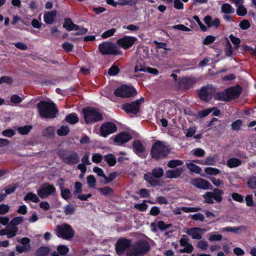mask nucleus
Instances as JSON below:
<instances>
[{
  "label": "nucleus",
  "instance_id": "obj_51",
  "mask_svg": "<svg viewBox=\"0 0 256 256\" xmlns=\"http://www.w3.org/2000/svg\"><path fill=\"white\" fill-rule=\"evenodd\" d=\"M32 128V127L30 126H26L22 127H19L18 128V130L20 134H26L29 132Z\"/></svg>",
  "mask_w": 256,
  "mask_h": 256
},
{
  "label": "nucleus",
  "instance_id": "obj_38",
  "mask_svg": "<svg viewBox=\"0 0 256 256\" xmlns=\"http://www.w3.org/2000/svg\"><path fill=\"white\" fill-rule=\"evenodd\" d=\"M222 12L224 14H232L234 12V10L228 4H224L222 6Z\"/></svg>",
  "mask_w": 256,
  "mask_h": 256
},
{
  "label": "nucleus",
  "instance_id": "obj_34",
  "mask_svg": "<svg viewBox=\"0 0 256 256\" xmlns=\"http://www.w3.org/2000/svg\"><path fill=\"white\" fill-rule=\"evenodd\" d=\"M65 120L66 122L72 124L77 123L79 120L77 114L75 113H72L68 115L66 117Z\"/></svg>",
  "mask_w": 256,
  "mask_h": 256
},
{
  "label": "nucleus",
  "instance_id": "obj_43",
  "mask_svg": "<svg viewBox=\"0 0 256 256\" xmlns=\"http://www.w3.org/2000/svg\"><path fill=\"white\" fill-rule=\"evenodd\" d=\"M216 157L214 156H208L204 160V162H201L202 165H214L216 164Z\"/></svg>",
  "mask_w": 256,
  "mask_h": 256
},
{
  "label": "nucleus",
  "instance_id": "obj_54",
  "mask_svg": "<svg viewBox=\"0 0 256 256\" xmlns=\"http://www.w3.org/2000/svg\"><path fill=\"white\" fill-rule=\"evenodd\" d=\"M116 32V28H111V29L104 32L102 34V37L103 38H106L108 37L112 36Z\"/></svg>",
  "mask_w": 256,
  "mask_h": 256
},
{
  "label": "nucleus",
  "instance_id": "obj_62",
  "mask_svg": "<svg viewBox=\"0 0 256 256\" xmlns=\"http://www.w3.org/2000/svg\"><path fill=\"white\" fill-rule=\"evenodd\" d=\"M62 48L66 52H70L72 51L74 46L68 42H66L62 44Z\"/></svg>",
  "mask_w": 256,
  "mask_h": 256
},
{
  "label": "nucleus",
  "instance_id": "obj_24",
  "mask_svg": "<svg viewBox=\"0 0 256 256\" xmlns=\"http://www.w3.org/2000/svg\"><path fill=\"white\" fill-rule=\"evenodd\" d=\"M204 22L207 24L208 27H216L218 28L220 24V20L218 18L212 20V18L210 16H207L204 18Z\"/></svg>",
  "mask_w": 256,
  "mask_h": 256
},
{
  "label": "nucleus",
  "instance_id": "obj_39",
  "mask_svg": "<svg viewBox=\"0 0 256 256\" xmlns=\"http://www.w3.org/2000/svg\"><path fill=\"white\" fill-rule=\"evenodd\" d=\"M74 190L73 192V195L74 198L77 196L78 194H81L82 192V184L81 182H77L74 184Z\"/></svg>",
  "mask_w": 256,
  "mask_h": 256
},
{
  "label": "nucleus",
  "instance_id": "obj_28",
  "mask_svg": "<svg viewBox=\"0 0 256 256\" xmlns=\"http://www.w3.org/2000/svg\"><path fill=\"white\" fill-rule=\"evenodd\" d=\"M6 235L7 238H8L14 237L16 235L15 234V230H12L10 228H8V225L6 228L0 230V236Z\"/></svg>",
  "mask_w": 256,
  "mask_h": 256
},
{
  "label": "nucleus",
  "instance_id": "obj_9",
  "mask_svg": "<svg viewBox=\"0 0 256 256\" xmlns=\"http://www.w3.org/2000/svg\"><path fill=\"white\" fill-rule=\"evenodd\" d=\"M98 49L103 54L116 55L120 54L118 47L110 42H104L100 44Z\"/></svg>",
  "mask_w": 256,
  "mask_h": 256
},
{
  "label": "nucleus",
  "instance_id": "obj_46",
  "mask_svg": "<svg viewBox=\"0 0 256 256\" xmlns=\"http://www.w3.org/2000/svg\"><path fill=\"white\" fill-rule=\"evenodd\" d=\"M69 128L66 126H62L57 131V134L60 136H65L69 132Z\"/></svg>",
  "mask_w": 256,
  "mask_h": 256
},
{
  "label": "nucleus",
  "instance_id": "obj_3",
  "mask_svg": "<svg viewBox=\"0 0 256 256\" xmlns=\"http://www.w3.org/2000/svg\"><path fill=\"white\" fill-rule=\"evenodd\" d=\"M164 174V170L160 167L154 168L151 172L144 174V179L152 186H156L160 184L159 179L162 178Z\"/></svg>",
  "mask_w": 256,
  "mask_h": 256
},
{
  "label": "nucleus",
  "instance_id": "obj_48",
  "mask_svg": "<svg viewBox=\"0 0 256 256\" xmlns=\"http://www.w3.org/2000/svg\"><path fill=\"white\" fill-rule=\"evenodd\" d=\"M206 174L209 175H216L220 172V170L213 168H206L204 169Z\"/></svg>",
  "mask_w": 256,
  "mask_h": 256
},
{
  "label": "nucleus",
  "instance_id": "obj_29",
  "mask_svg": "<svg viewBox=\"0 0 256 256\" xmlns=\"http://www.w3.org/2000/svg\"><path fill=\"white\" fill-rule=\"evenodd\" d=\"M103 158L110 166H114L116 164V158L115 156L112 154L104 156Z\"/></svg>",
  "mask_w": 256,
  "mask_h": 256
},
{
  "label": "nucleus",
  "instance_id": "obj_37",
  "mask_svg": "<svg viewBox=\"0 0 256 256\" xmlns=\"http://www.w3.org/2000/svg\"><path fill=\"white\" fill-rule=\"evenodd\" d=\"M60 193L62 198L65 200H68L71 198V192L68 188L62 186L60 188Z\"/></svg>",
  "mask_w": 256,
  "mask_h": 256
},
{
  "label": "nucleus",
  "instance_id": "obj_57",
  "mask_svg": "<svg viewBox=\"0 0 256 256\" xmlns=\"http://www.w3.org/2000/svg\"><path fill=\"white\" fill-rule=\"evenodd\" d=\"M236 13L238 16H244L246 14L247 10L242 4L238 6Z\"/></svg>",
  "mask_w": 256,
  "mask_h": 256
},
{
  "label": "nucleus",
  "instance_id": "obj_44",
  "mask_svg": "<svg viewBox=\"0 0 256 256\" xmlns=\"http://www.w3.org/2000/svg\"><path fill=\"white\" fill-rule=\"evenodd\" d=\"M183 164V162L178 160H170L168 164V166L170 168H174L177 166H180Z\"/></svg>",
  "mask_w": 256,
  "mask_h": 256
},
{
  "label": "nucleus",
  "instance_id": "obj_21",
  "mask_svg": "<svg viewBox=\"0 0 256 256\" xmlns=\"http://www.w3.org/2000/svg\"><path fill=\"white\" fill-rule=\"evenodd\" d=\"M184 171L183 168H178L175 169L166 171L165 175L168 178H176L179 177Z\"/></svg>",
  "mask_w": 256,
  "mask_h": 256
},
{
  "label": "nucleus",
  "instance_id": "obj_8",
  "mask_svg": "<svg viewBox=\"0 0 256 256\" xmlns=\"http://www.w3.org/2000/svg\"><path fill=\"white\" fill-rule=\"evenodd\" d=\"M58 156L64 162L68 164H75L79 162V156L76 152L68 154L66 150H60L58 152Z\"/></svg>",
  "mask_w": 256,
  "mask_h": 256
},
{
  "label": "nucleus",
  "instance_id": "obj_53",
  "mask_svg": "<svg viewBox=\"0 0 256 256\" xmlns=\"http://www.w3.org/2000/svg\"><path fill=\"white\" fill-rule=\"evenodd\" d=\"M87 183L90 188H94L95 186L96 180L94 176L90 175L87 177Z\"/></svg>",
  "mask_w": 256,
  "mask_h": 256
},
{
  "label": "nucleus",
  "instance_id": "obj_12",
  "mask_svg": "<svg viewBox=\"0 0 256 256\" xmlns=\"http://www.w3.org/2000/svg\"><path fill=\"white\" fill-rule=\"evenodd\" d=\"M144 102V99L142 98L132 103L124 104L122 109L128 113L136 114L140 111V104Z\"/></svg>",
  "mask_w": 256,
  "mask_h": 256
},
{
  "label": "nucleus",
  "instance_id": "obj_60",
  "mask_svg": "<svg viewBox=\"0 0 256 256\" xmlns=\"http://www.w3.org/2000/svg\"><path fill=\"white\" fill-rule=\"evenodd\" d=\"M210 180L212 183L216 186H220L224 184V182L219 178H216L214 177H212L210 178Z\"/></svg>",
  "mask_w": 256,
  "mask_h": 256
},
{
  "label": "nucleus",
  "instance_id": "obj_27",
  "mask_svg": "<svg viewBox=\"0 0 256 256\" xmlns=\"http://www.w3.org/2000/svg\"><path fill=\"white\" fill-rule=\"evenodd\" d=\"M246 227L244 226H240L237 227H230L228 226L226 228H224L221 229V232H232L234 233H238L240 231H244L246 230Z\"/></svg>",
  "mask_w": 256,
  "mask_h": 256
},
{
  "label": "nucleus",
  "instance_id": "obj_58",
  "mask_svg": "<svg viewBox=\"0 0 256 256\" xmlns=\"http://www.w3.org/2000/svg\"><path fill=\"white\" fill-rule=\"evenodd\" d=\"M197 246L203 250H206L208 248V242L204 240H200L197 243Z\"/></svg>",
  "mask_w": 256,
  "mask_h": 256
},
{
  "label": "nucleus",
  "instance_id": "obj_50",
  "mask_svg": "<svg viewBox=\"0 0 256 256\" xmlns=\"http://www.w3.org/2000/svg\"><path fill=\"white\" fill-rule=\"evenodd\" d=\"M191 152L192 154L198 157L204 156L206 153L204 150L200 148H195L192 150Z\"/></svg>",
  "mask_w": 256,
  "mask_h": 256
},
{
  "label": "nucleus",
  "instance_id": "obj_19",
  "mask_svg": "<svg viewBox=\"0 0 256 256\" xmlns=\"http://www.w3.org/2000/svg\"><path fill=\"white\" fill-rule=\"evenodd\" d=\"M228 101L238 98L242 92L241 88L238 86L231 87L226 89Z\"/></svg>",
  "mask_w": 256,
  "mask_h": 256
},
{
  "label": "nucleus",
  "instance_id": "obj_59",
  "mask_svg": "<svg viewBox=\"0 0 256 256\" xmlns=\"http://www.w3.org/2000/svg\"><path fill=\"white\" fill-rule=\"evenodd\" d=\"M190 218L194 220H199L200 222H203L204 219V216L201 213L196 214L193 215H190Z\"/></svg>",
  "mask_w": 256,
  "mask_h": 256
},
{
  "label": "nucleus",
  "instance_id": "obj_11",
  "mask_svg": "<svg viewBox=\"0 0 256 256\" xmlns=\"http://www.w3.org/2000/svg\"><path fill=\"white\" fill-rule=\"evenodd\" d=\"M136 94V91L134 88L128 87L126 85L118 88L114 92V94L116 96L122 98H129L134 96Z\"/></svg>",
  "mask_w": 256,
  "mask_h": 256
},
{
  "label": "nucleus",
  "instance_id": "obj_47",
  "mask_svg": "<svg viewBox=\"0 0 256 256\" xmlns=\"http://www.w3.org/2000/svg\"><path fill=\"white\" fill-rule=\"evenodd\" d=\"M30 244H27L26 246H20L18 245L16 246V250L19 253H22L23 252H26L30 251Z\"/></svg>",
  "mask_w": 256,
  "mask_h": 256
},
{
  "label": "nucleus",
  "instance_id": "obj_20",
  "mask_svg": "<svg viewBox=\"0 0 256 256\" xmlns=\"http://www.w3.org/2000/svg\"><path fill=\"white\" fill-rule=\"evenodd\" d=\"M132 139V136L126 132H121L118 134L114 138V142L118 145L128 142Z\"/></svg>",
  "mask_w": 256,
  "mask_h": 256
},
{
  "label": "nucleus",
  "instance_id": "obj_63",
  "mask_svg": "<svg viewBox=\"0 0 256 256\" xmlns=\"http://www.w3.org/2000/svg\"><path fill=\"white\" fill-rule=\"evenodd\" d=\"M232 197L234 200H236V202H244L243 196L241 194H240L238 193H236V192L232 193Z\"/></svg>",
  "mask_w": 256,
  "mask_h": 256
},
{
  "label": "nucleus",
  "instance_id": "obj_32",
  "mask_svg": "<svg viewBox=\"0 0 256 256\" xmlns=\"http://www.w3.org/2000/svg\"><path fill=\"white\" fill-rule=\"evenodd\" d=\"M214 98L220 101L228 102L226 90L224 92H216L214 94Z\"/></svg>",
  "mask_w": 256,
  "mask_h": 256
},
{
  "label": "nucleus",
  "instance_id": "obj_7",
  "mask_svg": "<svg viewBox=\"0 0 256 256\" xmlns=\"http://www.w3.org/2000/svg\"><path fill=\"white\" fill-rule=\"evenodd\" d=\"M58 236L65 240H70L74 236V232L71 226L67 224L58 225L56 228Z\"/></svg>",
  "mask_w": 256,
  "mask_h": 256
},
{
  "label": "nucleus",
  "instance_id": "obj_30",
  "mask_svg": "<svg viewBox=\"0 0 256 256\" xmlns=\"http://www.w3.org/2000/svg\"><path fill=\"white\" fill-rule=\"evenodd\" d=\"M55 128L54 126H50L42 131V135L48 138H53L54 136Z\"/></svg>",
  "mask_w": 256,
  "mask_h": 256
},
{
  "label": "nucleus",
  "instance_id": "obj_14",
  "mask_svg": "<svg viewBox=\"0 0 256 256\" xmlns=\"http://www.w3.org/2000/svg\"><path fill=\"white\" fill-rule=\"evenodd\" d=\"M137 40V38L134 36H124L119 38L116 41V44L124 50L130 48Z\"/></svg>",
  "mask_w": 256,
  "mask_h": 256
},
{
  "label": "nucleus",
  "instance_id": "obj_2",
  "mask_svg": "<svg viewBox=\"0 0 256 256\" xmlns=\"http://www.w3.org/2000/svg\"><path fill=\"white\" fill-rule=\"evenodd\" d=\"M150 249V246L147 242L138 241L132 246L126 256H142L146 254Z\"/></svg>",
  "mask_w": 256,
  "mask_h": 256
},
{
  "label": "nucleus",
  "instance_id": "obj_36",
  "mask_svg": "<svg viewBox=\"0 0 256 256\" xmlns=\"http://www.w3.org/2000/svg\"><path fill=\"white\" fill-rule=\"evenodd\" d=\"M30 200L34 202H38L40 201V199L35 194L32 192L28 193L24 198V200Z\"/></svg>",
  "mask_w": 256,
  "mask_h": 256
},
{
  "label": "nucleus",
  "instance_id": "obj_40",
  "mask_svg": "<svg viewBox=\"0 0 256 256\" xmlns=\"http://www.w3.org/2000/svg\"><path fill=\"white\" fill-rule=\"evenodd\" d=\"M50 252L47 247H41L37 250L36 254L37 256H46Z\"/></svg>",
  "mask_w": 256,
  "mask_h": 256
},
{
  "label": "nucleus",
  "instance_id": "obj_25",
  "mask_svg": "<svg viewBox=\"0 0 256 256\" xmlns=\"http://www.w3.org/2000/svg\"><path fill=\"white\" fill-rule=\"evenodd\" d=\"M196 82L194 78H184L181 80V84L186 89H188Z\"/></svg>",
  "mask_w": 256,
  "mask_h": 256
},
{
  "label": "nucleus",
  "instance_id": "obj_23",
  "mask_svg": "<svg viewBox=\"0 0 256 256\" xmlns=\"http://www.w3.org/2000/svg\"><path fill=\"white\" fill-rule=\"evenodd\" d=\"M63 26L68 31L77 30L79 29V26L74 24L70 18H66Z\"/></svg>",
  "mask_w": 256,
  "mask_h": 256
},
{
  "label": "nucleus",
  "instance_id": "obj_42",
  "mask_svg": "<svg viewBox=\"0 0 256 256\" xmlns=\"http://www.w3.org/2000/svg\"><path fill=\"white\" fill-rule=\"evenodd\" d=\"M224 52L226 56H232L233 52L232 44L228 39H226Z\"/></svg>",
  "mask_w": 256,
  "mask_h": 256
},
{
  "label": "nucleus",
  "instance_id": "obj_49",
  "mask_svg": "<svg viewBox=\"0 0 256 256\" xmlns=\"http://www.w3.org/2000/svg\"><path fill=\"white\" fill-rule=\"evenodd\" d=\"M64 210L66 215H72L74 213L75 208L73 206L68 204L64 207Z\"/></svg>",
  "mask_w": 256,
  "mask_h": 256
},
{
  "label": "nucleus",
  "instance_id": "obj_56",
  "mask_svg": "<svg viewBox=\"0 0 256 256\" xmlns=\"http://www.w3.org/2000/svg\"><path fill=\"white\" fill-rule=\"evenodd\" d=\"M120 72V70L118 66L115 65H112L108 70V74L110 76H116Z\"/></svg>",
  "mask_w": 256,
  "mask_h": 256
},
{
  "label": "nucleus",
  "instance_id": "obj_61",
  "mask_svg": "<svg viewBox=\"0 0 256 256\" xmlns=\"http://www.w3.org/2000/svg\"><path fill=\"white\" fill-rule=\"evenodd\" d=\"M10 206L6 204H0V214L3 215L6 214L10 210Z\"/></svg>",
  "mask_w": 256,
  "mask_h": 256
},
{
  "label": "nucleus",
  "instance_id": "obj_10",
  "mask_svg": "<svg viewBox=\"0 0 256 256\" xmlns=\"http://www.w3.org/2000/svg\"><path fill=\"white\" fill-rule=\"evenodd\" d=\"M56 192L55 187L48 183L42 184L38 190V194L42 198H47L50 196H54Z\"/></svg>",
  "mask_w": 256,
  "mask_h": 256
},
{
  "label": "nucleus",
  "instance_id": "obj_1",
  "mask_svg": "<svg viewBox=\"0 0 256 256\" xmlns=\"http://www.w3.org/2000/svg\"><path fill=\"white\" fill-rule=\"evenodd\" d=\"M37 107L42 118H54L58 112L56 105L54 102L40 101L37 104Z\"/></svg>",
  "mask_w": 256,
  "mask_h": 256
},
{
  "label": "nucleus",
  "instance_id": "obj_55",
  "mask_svg": "<svg viewBox=\"0 0 256 256\" xmlns=\"http://www.w3.org/2000/svg\"><path fill=\"white\" fill-rule=\"evenodd\" d=\"M242 124V121L240 120H238L232 124L231 127L233 130L238 131Z\"/></svg>",
  "mask_w": 256,
  "mask_h": 256
},
{
  "label": "nucleus",
  "instance_id": "obj_26",
  "mask_svg": "<svg viewBox=\"0 0 256 256\" xmlns=\"http://www.w3.org/2000/svg\"><path fill=\"white\" fill-rule=\"evenodd\" d=\"M56 11L54 10L45 14L44 16V22L48 24H52L56 16Z\"/></svg>",
  "mask_w": 256,
  "mask_h": 256
},
{
  "label": "nucleus",
  "instance_id": "obj_15",
  "mask_svg": "<svg viewBox=\"0 0 256 256\" xmlns=\"http://www.w3.org/2000/svg\"><path fill=\"white\" fill-rule=\"evenodd\" d=\"M190 184L195 187L202 190H212V185L206 180L202 178H194L191 180Z\"/></svg>",
  "mask_w": 256,
  "mask_h": 256
},
{
  "label": "nucleus",
  "instance_id": "obj_31",
  "mask_svg": "<svg viewBox=\"0 0 256 256\" xmlns=\"http://www.w3.org/2000/svg\"><path fill=\"white\" fill-rule=\"evenodd\" d=\"M133 148L135 152L138 154L144 152L145 150L142 144L139 140L135 141L134 142Z\"/></svg>",
  "mask_w": 256,
  "mask_h": 256
},
{
  "label": "nucleus",
  "instance_id": "obj_18",
  "mask_svg": "<svg viewBox=\"0 0 256 256\" xmlns=\"http://www.w3.org/2000/svg\"><path fill=\"white\" fill-rule=\"evenodd\" d=\"M204 232V229L200 228H188L186 230V232L194 240L202 239V232Z\"/></svg>",
  "mask_w": 256,
  "mask_h": 256
},
{
  "label": "nucleus",
  "instance_id": "obj_33",
  "mask_svg": "<svg viewBox=\"0 0 256 256\" xmlns=\"http://www.w3.org/2000/svg\"><path fill=\"white\" fill-rule=\"evenodd\" d=\"M242 162L236 158H231L227 161V165L230 168H236L240 166Z\"/></svg>",
  "mask_w": 256,
  "mask_h": 256
},
{
  "label": "nucleus",
  "instance_id": "obj_41",
  "mask_svg": "<svg viewBox=\"0 0 256 256\" xmlns=\"http://www.w3.org/2000/svg\"><path fill=\"white\" fill-rule=\"evenodd\" d=\"M98 190L104 196H110L113 193L112 188L108 186H104V188H98Z\"/></svg>",
  "mask_w": 256,
  "mask_h": 256
},
{
  "label": "nucleus",
  "instance_id": "obj_16",
  "mask_svg": "<svg viewBox=\"0 0 256 256\" xmlns=\"http://www.w3.org/2000/svg\"><path fill=\"white\" fill-rule=\"evenodd\" d=\"M116 126L112 122H106L102 124L100 128L101 135L106 136L116 131Z\"/></svg>",
  "mask_w": 256,
  "mask_h": 256
},
{
  "label": "nucleus",
  "instance_id": "obj_45",
  "mask_svg": "<svg viewBox=\"0 0 256 256\" xmlns=\"http://www.w3.org/2000/svg\"><path fill=\"white\" fill-rule=\"evenodd\" d=\"M117 2L118 5L120 6H134L137 2V0H119Z\"/></svg>",
  "mask_w": 256,
  "mask_h": 256
},
{
  "label": "nucleus",
  "instance_id": "obj_17",
  "mask_svg": "<svg viewBox=\"0 0 256 256\" xmlns=\"http://www.w3.org/2000/svg\"><path fill=\"white\" fill-rule=\"evenodd\" d=\"M213 89L212 86H207L203 87L198 92V96L200 98L204 101H209L212 95Z\"/></svg>",
  "mask_w": 256,
  "mask_h": 256
},
{
  "label": "nucleus",
  "instance_id": "obj_35",
  "mask_svg": "<svg viewBox=\"0 0 256 256\" xmlns=\"http://www.w3.org/2000/svg\"><path fill=\"white\" fill-rule=\"evenodd\" d=\"M186 166L192 172L200 174L201 172L200 168L193 163L186 162Z\"/></svg>",
  "mask_w": 256,
  "mask_h": 256
},
{
  "label": "nucleus",
  "instance_id": "obj_5",
  "mask_svg": "<svg viewBox=\"0 0 256 256\" xmlns=\"http://www.w3.org/2000/svg\"><path fill=\"white\" fill-rule=\"evenodd\" d=\"M169 152L168 148L160 142H155L152 146L150 152L152 157L156 159L164 158Z\"/></svg>",
  "mask_w": 256,
  "mask_h": 256
},
{
  "label": "nucleus",
  "instance_id": "obj_22",
  "mask_svg": "<svg viewBox=\"0 0 256 256\" xmlns=\"http://www.w3.org/2000/svg\"><path fill=\"white\" fill-rule=\"evenodd\" d=\"M24 218L22 216H17L12 218L8 224V228H10L12 230H15V234L16 235L18 231L17 226L23 222Z\"/></svg>",
  "mask_w": 256,
  "mask_h": 256
},
{
  "label": "nucleus",
  "instance_id": "obj_4",
  "mask_svg": "<svg viewBox=\"0 0 256 256\" xmlns=\"http://www.w3.org/2000/svg\"><path fill=\"white\" fill-rule=\"evenodd\" d=\"M224 191L220 189L216 188L212 192H207L202 196L204 204H213L214 201L217 203H220L222 200V196Z\"/></svg>",
  "mask_w": 256,
  "mask_h": 256
},
{
  "label": "nucleus",
  "instance_id": "obj_13",
  "mask_svg": "<svg viewBox=\"0 0 256 256\" xmlns=\"http://www.w3.org/2000/svg\"><path fill=\"white\" fill-rule=\"evenodd\" d=\"M130 240L121 238L118 240L116 244V250L118 255L121 256L124 252L131 245Z\"/></svg>",
  "mask_w": 256,
  "mask_h": 256
},
{
  "label": "nucleus",
  "instance_id": "obj_6",
  "mask_svg": "<svg viewBox=\"0 0 256 256\" xmlns=\"http://www.w3.org/2000/svg\"><path fill=\"white\" fill-rule=\"evenodd\" d=\"M86 124L96 122L102 119V114L96 108H88L82 110Z\"/></svg>",
  "mask_w": 256,
  "mask_h": 256
},
{
  "label": "nucleus",
  "instance_id": "obj_52",
  "mask_svg": "<svg viewBox=\"0 0 256 256\" xmlns=\"http://www.w3.org/2000/svg\"><path fill=\"white\" fill-rule=\"evenodd\" d=\"M58 252L62 256H64L68 252V248L66 246H59L57 248Z\"/></svg>",
  "mask_w": 256,
  "mask_h": 256
},
{
  "label": "nucleus",
  "instance_id": "obj_64",
  "mask_svg": "<svg viewBox=\"0 0 256 256\" xmlns=\"http://www.w3.org/2000/svg\"><path fill=\"white\" fill-rule=\"evenodd\" d=\"M248 184L251 188H256V176L252 177L248 180Z\"/></svg>",
  "mask_w": 256,
  "mask_h": 256
}]
</instances>
